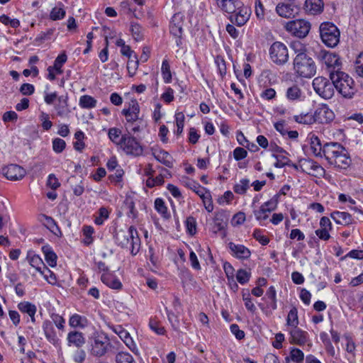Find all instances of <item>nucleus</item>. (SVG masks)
Here are the masks:
<instances>
[{
	"label": "nucleus",
	"mask_w": 363,
	"mask_h": 363,
	"mask_svg": "<svg viewBox=\"0 0 363 363\" xmlns=\"http://www.w3.org/2000/svg\"><path fill=\"white\" fill-rule=\"evenodd\" d=\"M43 272L40 274L43 276L45 279H46L49 284L55 285L57 283V278L55 274L47 267L45 269H43Z\"/></svg>",
	"instance_id": "53"
},
{
	"label": "nucleus",
	"mask_w": 363,
	"mask_h": 363,
	"mask_svg": "<svg viewBox=\"0 0 363 363\" xmlns=\"http://www.w3.org/2000/svg\"><path fill=\"white\" fill-rule=\"evenodd\" d=\"M286 30L299 38H305L311 29V23L303 19L291 21L286 23Z\"/></svg>",
	"instance_id": "10"
},
{
	"label": "nucleus",
	"mask_w": 363,
	"mask_h": 363,
	"mask_svg": "<svg viewBox=\"0 0 363 363\" xmlns=\"http://www.w3.org/2000/svg\"><path fill=\"white\" fill-rule=\"evenodd\" d=\"M330 79L335 89L344 98L350 99L356 92L354 82L347 74L340 70L330 71Z\"/></svg>",
	"instance_id": "3"
},
{
	"label": "nucleus",
	"mask_w": 363,
	"mask_h": 363,
	"mask_svg": "<svg viewBox=\"0 0 363 363\" xmlns=\"http://www.w3.org/2000/svg\"><path fill=\"white\" fill-rule=\"evenodd\" d=\"M68 97L67 96H58L57 103L55 104L54 108L57 112V115L60 117H67L70 111L68 107Z\"/></svg>",
	"instance_id": "22"
},
{
	"label": "nucleus",
	"mask_w": 363,
	"mask_h": 363,
	"mask_svg": "<svg viewBox=\"0 0 363 363\" xmlns=\"http://www.w3.org/2000/svg\"><path fill=\"white\" fill-rule=\"evenodd\" d=\"M101 280L109 288L120 289L122 287V284L118 279L109 272L104 273L101 277Z\"/></svg>",
	"instance_id": "26"
},
{
	"label": "nucleus",
	"mask_w": 363,
	"mask_h": 363,
	"mask_svg": "<svg viewBox=\"0 0 363 363\" xmlns=\"http://www.w3.org/2000/svg\"><path fill=\"white\" fill-rule=\"evenodd\" d=\"M324 4L323 0H306L305 10L307 13L315 15L323 11Z\"/></svg>",
	"instance_id": "25"
},
{
	"label": "nucleus",
	"mask_w": 363,
	"mask_h": 363,
	"mask_svg": "<svg viewBox=\"0 0 363 363\" xmlns=\"http://www.w3.org/2000/svg\"><path fill=\"white\" fill-rule=\"evenodd\" d=\"M315 92L321 98L330 99L335 94L333 82L323 77H317L312 83Z\"/></svg>",
	"instance_id": "8"
},
{
	"label": "nucleus",
	"mask_w": 363,
	"mask_h": 363,
	"mask_svg": "<svg viewBox=\"0 0 363 363\" xmlns=\"http://www.w3.org/2000/svg\"><path fill=\"white\" fill-rule=\"evenodd\" d=\"M184 182L185 186L192 189L196 194L199 196L207 211L211 212L213 210V205L210 192L195 181L186 179V181Z\"/></svg>",
	"instance_id": "9"
},
{
	"label": "nucleus",
	"mask_w": 363,
	"mask_h": 363,
	"mask_svg": "<svg viewBox=\"0 0 363 363\" xmlns=\"http://www.w3.org/2000/svg\"><path fill=\"white\" fill-rule=\"evenodd\" d=\"M320 35L323 43L330 48H334L340 42V30L332 23H323L320 26Z\"/></svg>",
	"instance_id": "7"
},
{
	"label": "nucleus",
	"mask_w": 363,
	"mask_h": 363,
	"mask_svg": "<svg viewBox=\"0 0 363 363\" xmlns=\"http://www.w3.org/2000/svg\"><path fill=\"white\" fill-rule=\"evenodd\" d=\"M143 29L140 25H139L137 23H131L130 32L132 33L133 38L136 41H139L143 39Z\"/></svg>",
	"instance_id": "42"
},
{
	"label": "nucleus",
	"mask_w": 363,
	"mask_h": 363,
	"mask_svg": "<svg viewBox=\"0 0 363 363\" xmlns=\"http://www.w3.org/2000/svg\"><path fill=\"white\" fill-rule=\"evenodd\" d=\"M298 310L296 307H292L289 311L287 318H286V324L288 326L292 328L297 327L298 325Z\"/></svg>",
	"instance_id": "36"
},
{
	"label": "nucleus",
	"mask_w": 363,
	"mask_h": 363,
	"mask_svg": "<svg viewBox=\"0 0 363 363\" xmlns=\"http://www.w3.org/2000/svg\"><path fill=\"white\" fill-rule=\"evenodd\" d=\"M294 69L298 76L304 78H311L316 72L315 64L308 55L296 56L294 60Z\"/></svg>",
	"instance_id": "5"
},
{
	"label": "nucleus",
	"mask_w": 363,
	"mask_h": 363,
	"mask_svg": "<svg viewBox=\"0 0 363 363\" xmlns=\"http://www.w3.org/2000/svg\"><path fill=\"white\" fill-rule=\"evenodd\" d=\"M250 272L242 269L238 270L236 273V279L241 284L247 283L250 280Z\"/></svg>",
	"instance_id": "47"
},
{
	"label": "nucleus",
	"mask_w": 363,
	"mask_h": 363,
	"mask_svg": "<svg viewBox=\"0 0 363 363\" xmlns=\"http://www.w3.org/2000/svg\"><path fill=\"white\" fill-rule=\"evenodd\" d=\"M323 61L328 67L333 69L332 71L340 70V58L336 54L332 52L325 53Z\"/></svg>",
	"instance_id": "29"
},
{
	"label": "nucleus",
	"mask_w": 363,
	"mask_h": 363,
	"mask_svg": "<svg viewBox=\"0 0 363 363\" xmlns=\"http://www.w3.org/2000/svg\"><path fill=\"white\" fill-rule=\"evenodd\" d=\"M113 332L117 334L122 341H124L128 337H130V333L123 328L121 325H117L113 328Z\"/></svg>",
	"instance_id": "61"
},
{
	"label": "nucleus",
	"mask_w": 363,
	"mask_h": 363,
	"mask_svg": "<svg viewBox=\"0 0 363 363\" xmlns=\"http://www.w3.org/2000/svg\"><path fill=\"white\" fill-rule=\"evenodd\" d=\"M116 363H135L133 356L128 352H119L116 355Z\"/></svg>",
	"instance_id": "40"
},
{
	"label": "nucleus",
	"mask_w": 363,
	"mask_h": 363,
	"mask_svg": "<svg viewBox=\"0 0 363 363\" xmlns=\"http://www.w3.org/2000/svg\"><path fill=\"white\" fill-rule=\"evenodd\" d=\"M124 211H126L128 217L135 219L138 216V211L135 208V203L132 199H126L123 206Z\"/></svg>",
	"instance_id": "38"
},
{
	"label": "nucleus",
	"mask_w": 363,
	"mask_h": 363,
	"mask_svg": "<svg viewBox=\"0 0 363 363\" xmlns=\"http://www.w3.org/2000/svg\"><path fill=\"white\" fill-rule=\"evenodd\" d=\"M253 213L256 219L259 222L266 220L269 218V212L262 206L258 210H255Z\"/></svg>",
	"instance_id": "56"
},
{
	"label": "nucleus",
	"mask_w": 363,
	"mask_h": 363,
	"mask_svg": "<svg viewBox=\"0 0 363 363\" xmlns=\"http://www.w3.org/2000/svg\"><path fill=\"white\" fill-rule=\"evenodd\" d=\"M330 217L336 223L340 225H350L352 221L351 215L347 212L334 211Z\"/></svg>",
	"instance_id": "28"
},
{
	"label": "nucleus",
	"mask_w": 363,
	"mask_h": 363,
	"mask_svg": "<svg viewBox=\"0 0 363 363\" xmlns=\"http://www.w3.org/2000/svg\"><path fill=\"white\" fill-rule=\"evenodd\" d=\"M269 55L275 64L284 65L289 60L287 47L281 42H274L269 48Z\"/></svg>",
	"instance_id": "11"
},
{
	"label": "nucleus",
	"mask_w": 363,
	"mask_h": 363,
	"mask_svg": "<svg viewBox=\"0 0 363 363\" xmlns=\"http://www.w3.org/2000/svg\"><path fill=\"white\" fill-rule=\"evenodd\" d=\"M278 198L279 196L276 194L269 201L264 202L261 206L265 210H267L269 213L274 211L278 204Z\"/></svg>",
	"instance_id": "50"
},
{
	"label": "nucleus",
	"mask_w": 363,
	"mask_h": 363,
	"mask_svg": "<svg viewBox=\"0 0 363 363\" xmlns=\"http://www.w3.org/2000/svg\"><path fill=\"white\" fill-rule=\"evenodd\" d=\"M69 325L72 328H84L87 325V319L84 316H82L79 314L72 315L69 320Z\"/></svg>",
	"instance_id": "32"
},
{
	"label": "nucleus",
	"mask_w": 363,
	"mask_h": 363,
	"mask_svg": "<svg viewBox=\"0 0 363 363\" xmlns=\"http://www.w3.org/2000/svg\"><path fill=\"white\" fill-rule=\"evenodd\" d=\"M233 7L229 11L225 12L230 13V21L238 26H244L250 19L251 15V9L250 7L245 6L242 2L235 0L233 4Z\"/></svg>",
	"instance_id": "6"
},
{
	"label": "nucleus",
	"mask_w": 363,
	"mask_h": 363,
	"mask_svg": "<svg viewBox=\"0 0 363 363\" xmlns=\"http://www.w3.org/2000/svg\"><path fill=\"white\" fill-rule=\"evenodd\" d=\"M355 70L359 76L363 77V52L358 56L356 60Z\"/></svg>",
	"instance_id": "64"
},
{
	"label": "nucleus",
	"mask_w": 363,
	"mask_h": 363,
	"mask_svg": "<svg viewBox=\"0 0 363 363\" xmlns=\"http://www.w3.org/2000/svg\"><path fill=\"white\" fill-rule=\"evenodd\" d=\"M94 232V228L90 225L83 227V235L85 237L84 242L86 245H89L92 242V235Z\"/></svg>",
	"instance_id": "52"
},
{
	"label": "nucleus",
	"mask_w": 363,
	"mask_h": 363,
	"mask_svg": "<svg viewBox=\"0 0 363 363\" xmlns=\"http://www.w3.org/2000/svg\"><path fill=\"white\" fill-rule=\"evenodd\" d=\"M299 167L301 172L315 177H321L325 173L324 169L320 165L316 162L309 159L300 160Z\"/></svg>",
	"instance_id": "14"
},
{
	"label": "nucleus",
	"mask_w": 363,
	"mask_h": 363,
	"mask_svg": "<svg viewBox=\"0 0 363 363\" xmlns=\"http://www.w3.org/2000/svg\"><path fill=\"white\" fill-rule=\"evenodd\" d=\"M323 155L330 165L340 169H347L351 159L346 149L340 143H326L323 146Z\"/></svg>",
	"instance_id": "1"
},
{
	"label": "nucleus",
	"mask_w": 363,
	"mask_h": 363,
	"mask_svg": "<svg viewBox=\"0 0 363 363\" xmlns=\"http://www.w3.org/2000/svg\"><path fill=\"white\" fill-rule=\"evenodd\" d=\"M301 91L296 85H294L287 89L286 97L289 100H296L301 97Z\"/></svg>",
	"instance_id": "45"
},
{
	"label": "nucleus",
	"mask_w": 363,
	"mask_h": 363,
	"mask_svg": "<svg viewBox=\"0 0 363 363\" xmlns=\"http://www.w3.org/2000/svg\"><path fill=\"white\" fill-rule=\"evenodd\" d=\"M176 123H177V133L178 135L181 134L183 131L184 125V119L185 116L182 112H179L175 114Z\"/></svg>",
	"instance_id": "54"
},
{
	"label": "nucleus",
	"mask_w": 363,
	"mask_h": 363,
	"mask_svg": "<svg viewBox=\"0 0 363 363\" xmlns=\"http://www.w3.org/2000/svg\"><path fill=\"white\" fill-rule=\"evenodd\" d=\"M115 240L118 245L129 249L132 255H135L140 250V239L135 227L128 229H120L116 231Z\"/></svg>",
	"instance_id": "2"
},
{
	"label": "nucleus",
	"mask_w": 363,
	"mask_h": 363,
	"mask_svg": "<svg viewBox=\"0 0 363 363\" xmlns=\"http://www.w3.org/2000/svg\"><path fill=\"white\" fill-rule=\"evenodd\" d=\"M291 48L294 50V52L296 54V56H299L300 55H307L306 48L304 44H303L299 40H294L291 43Z\"/></svg>",
	"instance_id": "44"
},
{
	"label": "nucleus",
	"mask_w": 363,
	"mask_h": 363,
	"mask_svg": "<svg viewBox=\"0 0 363 363\" xmlns=\"http://www.w3.org/2000/svg\"><path fill=\"white\" fill-rule=\"evenodd\" d=\"M2 173L8 179L16 181L24 177L26 171L19 165L11 164L4 167Z\"/></svg>",
	"instance_id": "17"
},
{
	"label": "nucleus",
	"mask_w": 363,
	"mask_h": 363,
	"mask_svg": "<svg viewBox=\"0 0 363 363\" xmlns=\"http://www.w3.org/2000/svg\"><path fill=\"white\" fill-rule=\"evenodd\" d=\"M247 155V152L242 147H236L233 151V156L235 160L239 161L245 158Z\"/></svg>",
	"instance_id": "63"
},
{
	"label": "nucleus",
	"mask_w": 363,
	"mask_h": 363,
	"mask_svg": "<svg viewBox=\"0 0 363 363\" xmlns=\"http://www.w3.org/2000/svg\"><path fill=\"white\" fill-rule=\"evenodd\" d=\"M276 11L279 16L286 18H291L294 15V9L289 4H279Z\"/></svg>",
	"instance_id": "31"
},
{
	"label": "nucleus",
	"mask_w": 363,
	"mask_h": 363,
	"mask_svg": "<svg viewBox=\"0 0 363 363\" xmlns=\"http://www.w3.org/2000/svg\"><path fill=\"white\" fill-rule=\"evenodd\" d=\"M291 343L303 345L307 341V333L298 327L292 328L290 330Z\"/></svg>",
	"instance_id": "23"
},
{
	"label": "nucleus",
	"mask_w": 363,
	"mask_h": 363,
	"mask_svg": "<svg viewBox=\"0 0 363 363\" xmlns=\"http://www.w3.org/2000/svg\"><path fill=\"white\" fill-rule=\"evenodd\" d=\"M52 324L54 323L59 330H63L65 328V320L59 314L52 313L51 315Z\"/></svg>",
	"instance_id": "55"
},
{
	"label": "nucleus",
	"mask_w": 363,
	"mask_h": 363,
	"mask_svg": "<svg viewBox=\"0 0 363 363\" xmlns=\"http://www.w3.org/2000/svg\"><path fill=\"white\" fill-rule=\"evenodd\" d=\"M250 181L247 179H242L238 184L234 186V191L239 194H243L249 188Z\"/></svg>",
	"instance_id": "46"
},
{
	"label": "nucleus",
	"mask_w": 363,
	"mask_h": 363,
	"mask_svg": "<svg viewBox=\"0 0 363 363\" xmlns=\"http://www.w3.org/2000/svg\"><path fill=\"white\" fill-rule=\"evenodd\" d=\"M108 138L116 145H121L123 140V135L121 134V130L117 128H111L108 132Z\"/></svg>",
	"instance_id": "34"
},
{
	"label": "nucleus",
	"mask_w": 363,
	"mask_h": 363,
	"mask_svg": "<svg viewBox=\"0 0 363 363\" xmlns=\"http://www.w3.org/2000/svg\"><path fill=\"white\" fill-rule=\"evenodd\" d=\"M122 114L125 116L128 128L140 120V106L136 100H132L128 108L122 110Z\"/></svg>",
	"instance_id": "15"
},
{
	"label": "nucleus",
	"mask_w": 363,
	"mask_h": 363,
	"mask_svg": "<svg viewBox=\"0 0 363 363\" xmlns=\"http://www.w3.org/2000/svg\"><path fill=\"white\" fill-rule=\"evenodd\" d=\"M155 208L157 211L160 213L164 218H168L169 214L167 211L164 201L162 199L157 198L155 201Z\"/></svg>",
	"instance_id": "43"
},
{
	"label": "nucleus",
	"mask_w": 363,
	"mask_h": 363,
	"mask_svg": "<svg viewBox=\"0 0 363 363\" xmlns=\"http://www.w3.org/2000/svg\"><path fill=\"white\" fill-rule=\"evenodd\" d=\"M223 217V213H216L213 222L216 231H220L225 228V222L224 221Z\"/></svg>",
	"instance_id": "49"
},
{
	"label": "nucleus",
	"mask_w": 363,
	"mask_h": 363,
	"mask_svg": "<svg viewBox=\"0 0 363 363\" xmlns=\"http://www.w3.org/2000/svg\"><path fill=\"white\" fill-rule=\"evenodd\" d=\"M316 123L327 124L335 118L334 112L326 105L322 104L314 111Z\"/></svg>",
	"instance_id": "16"
},
{
	"label": "nucleus",
	"mask_w": 363,
	"mask_h": 363,
	"mask_svg": "<svg viewBox=\"0 0 363 363\" xmlns=\"http://www.w3.org/2000/svg\"><path fill=\"white\" fill-rule=\"evenodd\" d=\"M42 328L46 339L54 345H58L60 340L57 335L52 322L48 320H45Z\"/></svg>",
	"instance_id": "18"
},
{
	"label": "nucleus",
	"mask_w": 363,
	"mask_h": 363,
	"mask_svg": "<svg viewBox=\"0 0 363 363\" xmlns=\"http://www.w3.org/2000/svg\"><path fill=\"white\" fill-rule=\"evenodd\" d=\"M47 185L52 190H56L60 187V183L55 174H50L48 178Z\"/></svg>",
	"instance_id": "60"
},
{
	"label": "nucleus",
	"mask_w": 363,
	"mask_h": 363,
	"mask_svg": "<svg viewBox=\"0 0 363 363\" xmlns=\"http://www.w3.org/2000/svg\"><path fill=\"white\" fill-rule=\"evenodd\" d=\"M67 341L69 346H74L77 348L82 347L86 342L84 334L77 330L69 332L67 336Z\"/></svg>",
	"instance_id": "19"
},
{
	"label": "nucleus",
	"mask_w": 363,
	"mask_h": 363,
	"mask_svg": "<svg viewBox=\"0 0 363 363\" xmlns=\"http://www.w3.org/2000/svg\"><path fill=\"white\" fill-rule=\"evenodd\" d=\"M294 118L296 122L306 125H311L316 123L314 113H301L294 116Z\"/></svg>",
	"instance_id": "33"
},
{
	"label": "nucleus",
	"mask_w": 363,
	"mask_h": 363,
	"mask_svg": "<svg viewBox=\"0 0 363 363\" xmlns=\"http://www.w3.org/2000/svg\"><path fill=\"white\" fill-rule=\"evenodd\" d=\"M311 150L316 157H322V155H323V147H322L317 136L313 135L311 138Z\"/></svg>",
	"instance_id": "35"
},
{
	"label": "nucleus",
	"mask_w": 363,
	"mask_h": 363,
	"mask_svg": "<svg viewBox=\"0 0 363 363\" xmlns=\"http://www.w3.org/2000/svg\"><path fill=\"white\" fill-rule=\"evenodd\" d=\"M67 56L65 53V52H63L60 55H59L57 58L55 59L54 62L53 66H51L55 71L56 74H62V65L67 62Z\"/></svg>",
	"instance_id": "39"
},
{
	"label": "nucleus",
	"mask_w": 363,
	"mask_h": 363,
	"mask_svg": "<svg viewBox=\"0 0 363 363\" xmlns=\"http://www.w3.org/2000/svg\"><path fill=\"white\" fill-rule=\"evenodd\" d=\"M89 351L94 357L104 356L111 347L108 336L102 332H96L89 337Z\"/></svg>",
	"instance_id": "4"
},
{
	"label": "nucleus",
	"mask_w": 363,
	"mask_h": 363,
	"mask_svg": "<svg viewBox=\"0 0 363 363\" xmlns=\"http://www.w3.org/2000/svg\"><path fill=\"white\" fill-rule=\"evenodd\" d=\"M162 74L163 77L164 82L165 83H169L172 81V74L170 71V66L167 60H164L162 64Z\"/></svg>",
	"instance_id": "41"
},
{
	"label": "nucleus",
	"mask_w": 363,
	"mask_h": 363,
	"mask_svg": "<svg viewBox=\"0 0 363 363\" xmlns=\"http://www.w3.org/2000/svg\"><path fill=\"white\" fill-rule=\"evenodd\" d=\"M170 33L175 38L177 47H180L182 44L183 33V19L180 13H176L172 16L169 26Z\"/></svg>",
	"instance_id": "13"
},
{
	"label": "nucleus",
	"mask_w": 363,
	"mask_h": 363,
	"mask_svg": "<svg viewBox=\"0 0 363 363\" xmlns=\"http://www.w3.org/2000/svg\"><path fill=\"white\" fill-rule=\"evenodd\" d=\"M18 309L21 313L27 314L30 318L32 323L35 322V315L37 311L35 305L28 301H23L18 304Z\"/></svg>",
	"instance_id": "24"
},
{
	"label": "nucleus",
	"mask_w": 363,
	"mask_h": 363,
	"mask_svg": "<svg viewBox=\"0 0 363 363\" xmlns=\"http://www.w3.org/2000/svg\"><path fill=\"white\" fill-rule=\"evenodd\" d=\"M55 28H49L45 32H41L35 38V41L43 43L45 40L50 39L54 33Z\"/></svg>",
	"instance_id": "59"
},
{
	"label": "nucleus",
	"mask_w": 363,
	"mask_h": 363,
	"mask_svg": "<svg viewBox=\"0 0 363 363\" xmlns=\"http://www.w3.org/2000/svg\"><path fill=\"white\" fill-rule=\"evenodd\" d=\"M228 247L232 255L238 259H246L250 257V250L242 245H236L230 242Z\"/></svg>",
	"instance_id": "20"
},
{
	"label": "nucleus",
	"mask_w": 363,
	"mask_h": 363,
	"mask_svg": "<svg viewBox=\"0 0 363 363\" xmlns=\"http://www.w3.org/2000/svg\"><path fill=\"white\" fill-rule=\"evenodd\" d=\"M154 157L160 163H162L167 167H173V158L170 154L163 150L153 152Z\"/></svg>",
	"instance_id": "27"
},
{
	"label": "nucleus",
	"mask_w": 363,
	"mask_h": 363,
	"mask_svg": "<svg viewBox=\"0 0 363 363\" xmlns=\"http://www.w3.org/2000/svg\"><path fill=\"white\" fill-rule=\"evenodd\" d=\"M253 236L262 245H266L269 242V239L262 235L259 230H255L253 233Z\"/></svg>",
	"instance_id": "62"
},
{
	"label": "nucleus",
	"mask_w": 363,
	"mask_h": 363,
	"mask_svg": "<svg viewBox=\"0 0 363 363\" xmlns=\"http://www.w3.org/2000/svg\"><path fill=\"white\" fill-rule=\"evenodd\" d=\"M42 251L45 255V259L48 265L54 267L57 265V256L52 250L50 245H44L42 247Z\"/></svg>",
	"instance_id": "30"
},
{
	"label": "nucleus",
	"mask_w": 363,
	"mask_h": 363,
	"mask_svg": "<svg viewBox=\"0 0 363 363\" xmlns=\"http://www.w3.org/2000/svg\"><path fill=\"white\" fill-rule=\"evenodd\" d=\"M65 11L62 8L55 7L50 13V18L52 21L62 19L65 16Z\"/></svg>",
	"instance_id": "51"
},
{
	"label": "nucleus",
	"mask_w": 363,
	"mask_h": 363,
	"mask_svg": "<svg viewBox=\"0 0 363 363\" xmlns=\"http://www.w3.org/2000/svg\"><path fill=\"white\" fill-rule=\"evenodd\" d=\"M66 146V143L61 138H55L52 141L53 150L57 153L62 152Z\"/></svg>",
	"instance_id": "57"
},
{
	"label": "nucleus",
	"mask_w": 363,
	"mask_h": 363,
	"mask_svg": "<svg viewBox=\"0 0 363 363\" xmlns=\"http://www.w3.org/2000/svg\"><path fill=\"white\" fill-rule=\"evenodd\" d=\"M218 6L225 12L226 10H230L233 6V4L235 0H216Z\"/></svg>",
	"instance_id": "58"
},
{
	"label": "nucleus",
	"mask_w": 363,
	"mask_h": 363,
	"mask_svg": "<svg viewBox=\"0 0 363 363\" xmlns=\"http://www.w3.org/2000/svg\"><path fill=\"white\" fill-rule=\"evenodd\" d=\"M26 259L31 267L35 269L39 273H43V269L46 268L41 257L33 251L30 250L27 253Z\"/></svg>",
	"instance_id": "21"
},
{
	"label": "nucleus",
	"mask_w": 363,
	"mask_h": 363,
	"mask_svg": "<svg viewBox=\"0 0 363 363\" xmlns=\"http://www.w3.org/2000/svg\"><path fill=\"white\" fill-rule=\"evenodd\" d=\"M96 100L91 96L84 95L79 99V106L83 108H93L96 106Z\"/></svg>",
	"instance_id": "37"
},
{
	"label": "nucleus",
	"mask_w": 363,
	"mask_h": 363,
	"mask_svg": "<svg viewBox=\"0 0 363 363\" xmlns=\"http://www.w3.org/2000/svg\"><path fill=\"white\" fill-rule=\"evenodd\" d=\"M120 147L127 154L134 157L140 156L143 152V148L140 143L130 133L123 135V140Z\"/></svg>",
	"instance_id": "12"
},
{
	"label": "nucleus",
	"mask_w": 363,
	"mask_h": 363,
	"mask_svg": "<svg viewBox=\"0 0 363 363\" xmlns=\"http://www.w3.org/2000/svg\"><path fill=\"white\" fill-rule=\"evenodd\" d=\"M304 359L303 352L298 349V348H292L290 352L289 359H291L293 362L299 363L302 362Z\"/></svg>",
	"instance_id": "48"
}]
</instances>
